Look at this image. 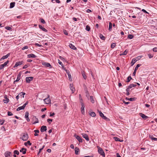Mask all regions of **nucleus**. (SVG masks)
<instances>
[{
    "mask_svg": "<svg viewBox=\"0 0 157 157\" xmlns=\"http://www.w3.org/2000/svg\"><path fill=\"white\" fill-rule=\"evenodd\" d=\"M52 119H48L47 120V121L48 122H49V124H50L51 123V122H52Z\"/></svg>",
    "mask_w": 157,
    "mask_h": 157,
    "instance_id": "obj_52",
    "label": "nucleus"
},
{
    "mask_svg": "<svg viewBox=\"0 0 157 157\" xmlns=\"http://www.w3.org/2000/svg\"><path fill=\"white\" fill-rule=\"evenodd\" d=\"M11 152L9 151H6L5 153V155L6 157H10Z\"/></svg>",
    "mask_w": 157,
    "mask_h": 157,
    "instance_id": "obj_23",
    "label": "nucleus"
},
{
    "mask_svg": "<svg viewBox=\"0 0 157 157\" xmlns=\"http://www.w3.org/2000/svg\"><path fill=\"white\" fill-rule=\"evenodd\" d=\"M13 153L14 154H16L17 155H18L19 153V152L18 151L16 150H14V151Z\"/></svg>",
    "mask_w": 157,
    "mask_h": 157,
    "instance_id": "obj_49",
    "label": "nucleus"
},
{
    "mask_svg": "<svg viewBox=\"0 0 157 157\" xmlns=\"http://www.w3.org/2000/svg\"><path fill=\"white\" fill-rule=\"evenodd\" d=\"M90 115L92 117H94L96 116V114L94 112H92L90 113Z\"/></svg>",
    "mask_w": 157,
    "mask_h": 157,
    "instance_id": "obj_39",
    "label": "nucleus"
},
{
    "mask_svg": "<svg viewBox=\"0 0 157 157\" xmlns=\"http://www.w3.org/2000/svg\"><path fill=\"white\" fill-rule=\"evenodd\" d=\"M79 98L80 100V102L81 103V102H83L82 98L81 97V94L79 95Z\"/></svg>",
    "mask_w": 157,
    "mask_h": 157,
    "instance_id": "obj_55",
    "label": "nucleus"
},
{
    "mask_svg": "<svg viewBox=\"0 0 157 157\" xmlns=\"http://www.w3.org/2000/svg\"><path fill=\"white\" fill-rule=\"evenodd\" d=\"M28 67V65L27 64H25L23 67V69L26 68Z\"/></svg>",
    "mask_w": 157,
    "mask_h": 157,
    "instance_id": "obj_62",
    "label": "nucleus"
},
{
    "mask_svg": "<svg viewBox=\"0 0 157 157\" xmlns=\"http://www.w3.org/2000/svg\"><path fill=\"white\" fill-rule=\"evenodd\" d=\"M82 74L83 77V78L85 79H86V76L85 74V72L84 71H83L82 72Z\"/></svg>",
    "mask_w": 157,
    "mask_h": 157,
    "instance_id": "obj_27",
    "label": "nucleus"
},
{
    "mask_svg": "<svg viewBox=\"0 0 157 157\" xmlns=\"http://www.w3.org/2000/svg\"><path fill=\"white\" fill-rule=\"evenodd\" d=\"M126 99L130 101H133L135 100L136 98H126Z\"/></svg>",
    "mask_w": 157,
    "mask_h": 157,
    "instance_id": "obj_31",
    "label": "nucleus"
},
{
    "mask_svg": "<svg viewBox=\"0 0 157 157\" xmlns=\"http://www.w3.org/2000/svg\"><path fill=\"white\" fill-rule=\"evenodd\" d=\"M9 61L7 60L3 64L0 65V69H1L3 68L5 66H6L7 64L9 63Z\"/></svg>",
    "mask_w": 157,
    "mask_h": 157,
    "instance_id": "obj_9",
    "label": "nucleus"
},
{
    "mask_svg": "<svg viewBox=\"0 0 157 157\" xmlns=\"http://www.w3.org/2000/svg\"><path fill=\"white\" fill-rule=\"evenodd\" d=\"M81 112L82 114H84L85 113L84 108L85 106L83 102H81Z\"/></svg>",
    "mask_w": 157,
    "mask_h": 157,
    "instance_id": "obj_6",
    "label": "nucleus"
},
{
    "mask_svg": "<svg viewBox=\"0 0 157 157\" xmlns=\"http://www.w3.org/2000/svg\"><path fill=\"white\" fill-rule=\"evenodd\" d=\"M153 50L154 52H157V48H154L153 49Z\"/></svg>",
    "mask_w": 157,
    "mask_h": 157,
    "instance_id": "obj_57",
    "label": "nucleus"
},
{
    "mask_svg": "<svg viewBox=\"0 0 157 157\" xmlns=\"http://www.w3.org/2000/svg\"><path fill=\"white\" fill-rule=\"evenodd\" d=\"M49 97L50 96L48 94L47 98L44 99V101L46 104H48L51 103V100Z\"/></svg>",
    "mask_w": 157,
    "mask_h": 157,
    "instance_id": "obj_2",
    "label": "nucleus"
},
{
    "mask_svg": "<svg viewBox=\"0 0 157 157\" xmlns=\"http://www.w3.org/2000/svg\"><path fill=\"white\" fill-rule=\"evenodd\" d=\"M5 120H0V124L2 125L4 122Z\"/></svg>",
    "mask_w": 157,
    "mask_h": 157,
    "instance_id": "obj_50",
    "label": "nucleus"
},
{
    "mask_svg": "<svg viewBox=\"0 0 157 157\" xmlns=\"http://www.w3.org/2000/svg\"><path fill=\"white\" fill-rule=\"evenodd\" d=\"M25 107L23 105V106H20V107H18L17 109V111H20V110H22V109H25Z\"/></svg>",
    "mask_w": 157,
    "mask_h": 157,
    "instance_id": "obj_22",
    "label": "nucleus"
},
{
    "mask_svg": "<svg viewBox=\"0 0 157 157\" xmlns=\"http://www.w3.org/2000/svg\"><path fill=\"white\" fill-rule=\"evenodd\" d=\"M141 66V64H138L136 65V67H135V69H134L135 71H136L137 70L138 67Z\"/></svg>",
    "mask_w": 157,
    "mask_h": 157,
    "instance_id": "obj_36",
    "label": "nucleus"
},
{
    "mask_svg": "<svg viewBox=\"0 0 157 157\" xmlns=\"http://www.w3.org/2000/svg\"><path fill=\"white\" fill-rule=\"evenodd\" d=\"M47 130V127L45 126H42L40 128V131L41 132L46 131Z\"/></svg>",
    "mask_w": 157,
    "mask_h": 157,
    "instance_id": "obj_11",
    "label": "nucleus"
},
{
    "mask_svg": "<svg viewBox=\"0 0 157 157\" xmlns=\"http://www.w3.org/2000/svg\"><path fill=\"white\" fill-rule=\"evenodd\" d=\"M34 132H35L34 136H38L39 135L38 133L39 132V130L38 129H37L36 130H35L34 131Z\"/></svg>",
    "mask_w": 157,
    "mask_h": 157,
    "instance_id": "obj_29",
    "label": "nucleus"
},
{
    "mask_svg": "<svg viewBox=\"0 0 157 157\" xmlns=\"http://www.w3.org/2000/svg\"><path fill=\"white\" fill-rule=\"evenodd\" d=\"M133 37V36L132 35H129L128 36V38L130 39H132Z\"/></svg>",
    "mask_w": 157,
    "mask_h": 157,
    "instance_id": "obj_47",
    "label": "nucleus"
},
{
    "mask_svg": "<svg viewBox=\"0 0 157 157\" xmlns=\"http://www.w3.org/2000/svg\"><path fill=\"white\" fill-rule=\"evenodd\" d=\"M99 36L100 39L102 40H105V36H103V35L101 34H100L99 35Z\"/></svg>",
    "mask_w": 157,
    "mask_h": 157,
    "instance_id": "obj_34",
    "label": "nucleus"
},
{
    "mask_svg": "<svg viewBox=\"0 0 157 157\" xmlns=\"http://www.w3.org/2000/svg\"><path fill=\"white\" fill-rule=\"evenodd\" d=\"M28 138V135L27 133H23L22 136L21 137V139L24 141L27 140Z\"/></svg>",
    "mask_w": 157,
    "mask_h": 157,
    "instance_id": "obj_3",
    "label": "nucleus"
},
{
    "mask_svg": "<svg viewBox=\"0 0 157 157\" xmlns=\"http://www.w3.org/2000/svg\"><path fill=\"white\" fill-rule=\"evenodd\" d=\"M131 79H132V77L130 76H128L127 78V81L126 82H129Z\"/></svg>",
    "mask_w": 157,
    "mask_h": 157,
    "instance_id": "obj_42",
    "label": "nucleus"
},
{
    "mask_svg": "<svg viewBox=\"0 0 157 157\" xmlns=\"http://www.w3.org/2000/svg\"><path fill=\"white\" fill-rule=\"evenodd\" d=\"M68 78H69V79L70 80H71L72 79V78H71V74L70 73H68Z\"/></svg>",
    "mask_w": 157,
    "mask_h": 157,
    "instance_id": "obj_51",
    "label": "nucleus"
},
{
    "mask_svg": "<svg viewBox=\"0 0 157 157\" xmlns=\"http://www.w3.org/2000/svg\"><path fill=\"white\" fill-rule=\"evenodd\" d=\"M25 94V93L23 92H21L19 94V97H22L23 98H24V95Z\"/></svg>",
    "mask_w": 157,
    "mask_h": 157,
    "instance_id": "obj_32",
    "label": "nucleus"
},
{
    "mask_svg": "<svg viewBox=\"0 0 157 157\" xmlns=\"http://www.w3.org/2000/svg\"><path fill=\"white\" fill-rule=\"evenodd\" d=\"M114 139L115 140L117 141H120V142H121L123 141V140H120V139L118 137H114Z\"/></svg>",
    "mask_w": 157,
    "mask_h": 157,
    "instance_id": "obj_37",
    "label": "nucleus"
},
{
    "mask_svg": "<svg viewBox=\"0 0 157 157\" xmlns=\"http://www.w3.org/2000/svg\"><path fill=\"white\" fill-rule=\"evenodd\" d=\"M27 56L28 58H36V56L35 55L32 54H29L27 55Z\"/></svg>",
    "mask_w": 157,
    "mask_h": 157,
    "instance_id": "obj_15",
    "label": "nucleus"
},
{
    "mask_svg": "<svg viewBox=\"0 0 157 157\" xmlns=\"http://www.w3.org/2000/svg\"><path fill=\"white\" fill-rule=\"evenodd\" d=\"M70 87L71 90L72 92L73 93H74L75 90L74 87H73V84H70Z\"/></svg>",
    "mask_w": 157,
    "mask_h": 157,
    "instance_id": "obj_18",
    "label": "nucleus"
},
{
    "mask_svg": "<svg viewBox=\"0 0 157 157\" xmlns=\"http://www.w3.org/2000/svg\"><path fill=\"white\" fill-rule=\"evenodd\" d=\"M142 56H137L136 58H135L134 59H136V61H137L138 60H140L141 58L142 57Z\"/></svg>",
    "mask_w": 157,
    "mask_h": 157,
    "instance_id": "obj_41",
    "label": "nucleus"
},
{
    "mask_svg": "<svg viewBox=\"0 0 157 157\" xmlns=\"http://www.w3.org/2000/svg\"><path fill=\"white\" fill-rule=\"evenodd\" d=\"M63 33H64L65 35H67L68 34L67 32V31H66V30H64L63 31Z\"/></svg>",
    "mask_w": 157,
    "mask_h": 157,
    "instance_id": "obj_59",
    "label": "nucleus"
},
{
    "mask_svg": "<svg viewBox=\"0 0 157 157\" xmlns=\"http://www.w3.org/2000/svg\"><path fill=\"white\" fill-rule=\"evenodd\" d=\"M90 29V27L88 25H87L86 27V30L87 31H89Z\"/></svg>",
    "mask_w": 157,
    "mask_h": 157,
    "instance_id": "obj_53",
    "label": "nucleus"
},
{
    "mask_svg": "<svg viewBox=\"0 0 157 157\" xmlns=\"http://www.w3.org/2000/svg\"><path fill=\"white\" fill-rule=\"evenodd\" d=\"M139 114L140 116L144 120H146L148 118V117L147 116H146L145 114L142 113H140Z\"/></svg>",
    "mask_w": 157,
    "mask_h": 157,
    "instance_id": "obj_12",
    "label": "nucleus"
},
{
    "mask_svg": "<svg viewBox=\"0 0 157 157\" xmlns=\"http://www.w3.org/2000/svg\"><path fill=\"white\" fill-rule=\"evenodd\" d=\"M32 120L33 121H34L33 123V124H35L39 122L38 119L35 116H33V117L32 118Z\"/></svg>",
    "mask_w": 157,
    "mask_h": 157,
    "instance_id": "obj_5",
    "label": "nucleus"
},
{
    "mask_svg": "<svg viewBox=\"0 0 157 157\" xmlns=\"http://www.w3.org/2000/svg\"><path fill=\"white\" fill-rule=\"evenodd\" d=\"M112 26H112V23L110 22L109 23V31H111V30Z\"/></svg>",
    "mask_w": 157,
    "mask_h": 157,
    "instance_id": "obj_35",
    "label": "nucleus"
},
{
    "mask_svg": "<svg viewBox=\"0 0 157 157\" xmlns=\"http://www.w3.org/2000/svg\"><path fill=\"white\" fill-rule=\"evenodd\" d=\"M97 147L98 149V153L103 157H104L105 156V154L103 150L98 146Z\"/></svg>",
    "mask_w": 157,
    "mask_h": 157,
    "instance_id": "obj_1",
    "label": "nucleus"
},
{
    "mask_svg": "<svg viewBox=\"0 0 157 157\" xmlns=\"http://www.w3.org/2000/svg\"><path fill=\"white\" fill-rule=\"evenodd\" d=\"M42 64L43 65L45 66L46 67H48L50 68H52V66L49 63L43 62H42Z\"/></svg>",
    "mask_w": 157,
    "mask_h": 157,
    "instance_id": "obj_4",
    "label": "nucleus"
},
{
    "mask_svg": "<svg viewBox=\"0 0 157 157\" xmlns=\"http://www.w3.org/2000/svg\"><path fill=\"white\" fill-rule=\"evenodd\" d=\"M130 89V88H129V86H128V87L127 88V89H126V92H129Z\"/></svg>",
    "mask_w": 157,
    "mask_h": 157,
    "instance_id": "obj_60",
    "label": "nucleus"
},
{
    "mask_svg": "<svg viewBox=\"0 0 157 157\" xmlns=\"http://www.w3.org/2000/svg\"><path fill=\"white\" fill-rule=\"evenodd\" d=\"M136 59H135L134 58L132 59L131 63V66H132L136 62Z\"/></svg>",
    "mask_w": 157,
    "mask_h": 157,
    "instance_id": "obj_26",
    "label": "nucleus"
},
{
    "mask_svg": "<svg viewBox=\"0 0 157 157\" xmlns=\"http://www.w3.org/2000/svg\"><path fill=\"white\" fill-rule=\"evenodd\" d=\"M82 134L83 137L85 138L86 140L87 141H89V139L87 134L85 133H82Z\"/></svg>",
    "mask_w": 157,
    "mask_h": 157,
    "instance_id": "obj_10",
    "label": "nucleus"
},
{
    "mask_svg": "<svg viewBox=\"0 0 157 157\" xmlns=\"http://www.w3.org/2000/svg\"><path fill=\"white\" fill-rule=\"evenodd\" d=\"M28 144L29 145L31 146L32 145V144L30 142V141L29 140L27 142H25L24 143V144L25 146H27V144Z\"/></svg>",
    "mask_w": 157,
    "mask_h": 157,
    "instance_id": "obj_33",
    "label": "nucleus"
},
{
    "mask_svg": "<svg viewBox=\"0 0 157 157\" xmlns=\"http://www.w3.org/2000/svg\"><path fill=\"white\" fill-rule=\"evenodd\" d=\"M98 111L99 113V115L101 117H103V116H104L103 114L100 111H99L98 110Z\"/></svg>",
    "mask_w": 157,
    "mask_h": 157,
    "instance_id": "obj_43",
    "label": "nucleus"
},
{
    "mask_svg": "<svg viewBox=\"0 0 157 157\" xmlns=\"http://www.w3.org/2000/svg\"><path fill=\"white\" fill-rule=\"evenodd\" d=\"M58 63H59V64H60V65H61V66H62V65H63L62 62L61 61H60V60H59V59H58Z\"/></svg>",
    "mask_w": 157,
    "mask_h": 157,
    "instance_id": "obj_63",
    "label": "nucleus"
},
{
    "mask_svg": "<svg viewBox=\"0 0 157 157\" xmlns=\"http://www.w3.org/2000/svg\"><path fill=\"white\" fill-rule=\"evenodd\" d=\"M29 113L28 112H25V118H27L29 117Z\"/></svg>",
    "mask_w": 157,
    "mask_h": 157,
    "instance_id": "obj_44",
    "label": "nucleus"
},
{
    "mask_svg": "<svg viewBox=\"0 0 157 157\" xmlns=\"http://www.w3.org/2000/svg\"><path fill=\"white\" fill-rule=\"evenodd\" d=\"M79 149L78 147H75V153L76 155H78L79 154Z\"/></svg>",
    "mask_w": 157,
    "mask_h": 157,
    "instance_id": "obj_20",
    "label": "nucleus"
},
{
    "mask_svg": "<svg viewBox=\"0 0 157 157\" xmlns=\"http://www.w3.org/2000/svg\"><path fill=\"white\" fill-rule=\"evenodd\" d=\"M4 98L5 99H3V101L4 103H8L9 100V99L7 98V96L6 95L4 97Z\"/></svg>",
    "mask_w": 157,
    "mask_h": 157,
    "instance_id": "obj_14",
    "label": "nucleus"
},
{
    "mask_svg": "<svg viewBox=\"0 0 157 157\" xmlns=\"http://www.w3.org/2000/svg\"><path fill=\"white\" fill-rule=\"evenodd\" d=\"M33 78V77H28L26 78V81L27 83H30L31 81H32Z\"/></svg>",
    "mask_w": 157,
    "mask_h": 157,
    "instance_id": "obj_7",
    "label": "nucleus"
},
{
    "mask_svg": "<svg viewBox=\"0 0 157 157\" xmlns=\"http://www.w3.org/2000/svg\"><path fill=\"white\" fill-rule=\"evenodd\" d=\"M148 56L149 58H151L153 57V56L151 54H149L148 55Z\"/></svg>",
    "mask_w": 157,
    "mask_h": 157,
    "instance_id": "obj_64",
    "label": "nucleus"
},
{
    "mask_svg": "<svg viewBox=\"0 0 157 157\" xmlns=\"http://www.w3.org/2000/svg\"><path fill=\"white\" fill-rule=\"evenodd\" d=\"M5 29L8 30H10L12 29L9 26H6L5 27Z\"/></svg>",
    "mask_w": 157,
    "mask_h": 157,
    "instance_id": "obj_45",
    "label": "nucleus"
},
{
    "mask_svg": "<svg viewBox=\"0 0 157 157\" xmlns=\"http://www.w3.org/2000/svg\"><path fill=\"white\" fill-rule=\"evenodd\" d=\"M13 113L11 112L10 111H8V115L9 116H12L13 115Z\"/></svg>",
    "mask_w": 157,
    "mask_h": 157,
    "instance_id": "obj_54",
    "label": "nucleus"
},
{
    "mask_svg": "<svg viewBox=\"0 0 157 157\" xmlns=\"http://www.w3.org/2000/svg\"><path fill=\"white\" fill-rule=\"evenodd\" d=\"M149 137L152 140L154 141H157V138H155L152 135H149Z\"/></svg>",
    "mask_w": 157,
    "mask_h": 157,
    "instance_id": "obj_24",
    "label": "nucleus"
},
{
    "mask_svg": "<svg viewBox=\"0 0 157 157\" xmlns=\"http://www.w3.org/2000/svg\"><path fill=\"white\" fill-rule=\"evenodd\" d=\"M55 113H50V116L52 117L54 115H55Z\"/></svg>",
    "mask_w": 157,
    "mask_h": 157,
    "instance_id": "obj_58",
    "label": "nucleus"
},
{
    "mask_svg": "<svg viewBox=\"0 0 157 157\" xmlns=\"http://www.w3.org/2000/svg\"><path fill=\"white\" fill-rule=\"evenodd\" d=\"M136 86V84H130L128 86L129 87V88H131L133 87H134Z\"/></svg>",
    "mask_w": 157,
    "mask_h": 157,
    "instance_id": "obj_38",
    "label": "nucleus"
},
{
    "mask_svg": "<svg viewBox=\"0 0 157 157\" xmlns=\"http://www.w3.org/2000/svg\"><path fill=\"white\" fill-rule=\"evenodd\" d=\"M28 46H24V47H23L22 48V50H24L25 49H28Z\"/></svg>",
    "mask_w": 157,
    "mask_h": 157,
    "instance_id": "obj_56",
    "label": "nucleus"
},
{
    "mask_svg": "<svg viewBox=\"0 0 157 157\" xmlns=\"http://www.w3.org/2000/svg\"><path fill=\"white\" fill-rule=\"evenodd\" d=\"M40 21L41 23H43V24L45 23V22L43 19L40 18Z\"/></svg>",
    "mask_w": 157,
    "mask_h": 157,
    "instance_id": "obj_48",
    "label": "nucleus"
},
{
    "mask_svg": "<svg viewBox=\"0 0 157 157\" xmlns=\"http://www.w3.org/2000/svg\"><path fill=\"white\" fill-rule=\"evenodd\" d=\"M29 103L28 101H27L23 105L25 107V106L26 105H27Z\"/></svg>",
    "mask_w": 157,
    "mask_h": 157,
    "instance_id": "obj_61",
    "label": "nucleus"
},
{
    "mask_svg": "<svg viewBox=\"0 0 157 157\" xmlns=\"http://www.w3.org/2000/svg\"><path fill=\"white\" fill-rule=\"evenodd\" d=\"M26 151L27 150L26 148H22L20 150V152H22L23 154H25L26 153Z\"/></svg>",
    "mask_w": 157,
    "mask_h": 157,
    "instance_id": "obj_16",
    "label": "nucleus"
},
{
    "mask_svg": "<svg viewBox=\"0 0 157 157\" xmlns=\"http://www.w3.org/2000/svg\"><path fill=\"white\" fill-rule=\"evenodd\" d=\"M69 47L71 49H76V48L74 45H73V44H69Z\"/></svg>",
    "mask_w": 157,
    "mask_h": 157,
    "instance_id": "obj_30",
    "label": "nucleus"
},
{
    "mask_svg": "<svg viewBox=\"0 0 157 157\" xmlns=\"http://www.w3.org/2000/svg\"><path fill=\"white\" fill-rule=\"evenodd\" d=\"M23 61H18L16 62L15 65L13 67H18V66L21 65L23 64Z\"/></svg>",
    "mask_w": 157,
    "mask_h": 157,
    "instance_id": "obj_8",
    "label": "nucleus"
},
{
    "mask_svg": "<svg viewBox=\"0 0 157 157\" xmlns=\"http://www.w3.org/2000/svg\"><path fill=\"white\" fill-rule=\"evenodd\" d=\"M10 55V53H8L6 55L3 56L1 59H0V61H1L2 59H5L7 58Z\"/></svg>",
    "mask_w": 157,
    "mask_h": 157,
    "instance_id": "obj_19",
    "label": "nucleus"
},
{
    "mask_svg": "<svg viewBox=\"0 0 157 157\" xmlns=\"http://www.w3.org/2000/svg\"><path fill=\"white\" fill-rule=\"evenodd\" d=\"M21 75L20 74H19L18 75L17 79L16 80L14 81V83H15V82H18L21 78Z\"/></svg>",
    "mask_w": 157,
    "mask_h": 157,
    "instance_id": "obj_17",
    "label": "nucleus"
},
{
    "mask_svg": "<svg viewBox=\"0 0 157 157\" xmlns=\"http://www.w3.org/2000/svg\"><path fill=\"white\" fill-rule=\"evenodd\" d=\"M128 52V50H125L122 53H121L120 54V56H123V55H126L127 52Z\"/></svg>",
    "mask_w": 157,
    "mask_h": 157,
    "instance_id": "obj_28",
    "label": "nucleus"
},
{
    "mask_svg": "<svg viewBox=\"0 0 157 157\" xmlns=\"http://www.w3.org/2000/svg\"><path fill=\"white\" fill-rule=\"evenodd\" d=\"M39 28L40 29H42V30H43V31H44V32H47V30L45 28H44V27H43L42 26V25H39Z\"/></svg>",
    "mask_w": 157,
    "mask_h": 157,
    "instance_id": "obj_21",
    "label": "nucleus"
},
{
    "mask_svg": "<svg viewBox=\"0 0 157 157\" xmlns=\"http://www.w3.org/2000/svg\"><path fill=\"white\" fill-rule=\"evenodd\" d=\"M15 4V2H11L10 4V8H13Z\"/></svg>",
    "mask_w": 157,
    "mask_h": 157,
    "instance_id": "obj_25",
    "label": "nucleus"
},
{
    "mask_svg": "<svg viewBox=\"0 0 157 157\" xmlns=\"http://www.w3.org/2000/svg\"><path fill=\"white\" fill-rule=\"evenodd\" d=\"M116 44L115 43H112L111 45V47L112 48H113L116 46Z\"/></svg>",
    "mask_w": 157,
    "mask_h": 157,
    "instance_id": "obj_46",
    "label": "nucleus"
},
{
    "mask_svg": "<svg viewBox=\"0 0 157 157\" xmlns=\"http://www.w3.org/2000/svg\"><path fill=\"white\" fill-rule=\"evenodd\" d=\"M90 101L92 103H94V100L93 97V96H90Z\"/></svg>",
    "mask_w": 157,
    "mask_h": 157,
    "instance_id": "obj_40",
    "label": "nucleus"
},
{
    "mask_svg": "<svg viewBox=\"0 0 157 157\" xmlns=\"http://www.w3.org/2000/svg\"><path fill=\"white\" fill-rule=\"evenodd\" d=\"M75 137L77 139V140L78 141L80 142H82V139L78 136L77 135H74Z\"/></svg>",
    "mask_w": 157,
    "mask_h": 157,
    "instance_id": "obj_13",
    "label": "nucleus"
}]
</instances>
